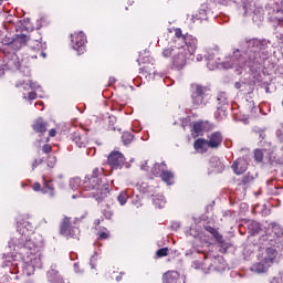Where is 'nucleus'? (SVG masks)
Wrapping results in <instances>:
<instances>
[{"mask_svg": "<svg viewBox=\"0 0 283 283\" xmlns=\"http://www.w3.org/2000/svg\"><path fill=\"white\" fill-rule=\"evenodd\" d=\"M10 251L19 253L23 263L24 275H34L36 269L43 266V235L34 233V226L21 219L18 221V230L9 241Z\"/></svg>", "mask_w": 283, "mask_h": 283, "instance_id": "nucleus-1", "label": "nucleus"}, {"mask_svg": "<svg viewBox=\"0 0 283 283\" xmlns=\"http://www.w3.org/2000/svg\"><path fill=\"white\" fill-rule=\"evenodd\" d=\"M174 46L171 49H165L163 51V56L165 59H172V65L178 70H182L187 65V61L191 59L196 52V42L188 43L186 36L172 38Z\"/></svg>", "mask_w": 283, "mask_h": 283, "instance_id": "nucleus-2", "label": "nucleus"}, {"mask_svg": "<svg viewBox=\"0 0 283 283\" xmlns=\"http://www.w3.org/2000/svg\"><path fill=\"white\" fill-rule=\"evenodd\" d=\"M2 43L3 45H9L12 50H20V48H23L24 43H28L29 48L32 50H45L48 48V44H45L41 38L38 40L25 36L4 38Z\"/></svg>", "mask_w": 283, "mask_h": 283, "instance_id": "nucleus-3", "label": "nucleus"}, {"mask_svg": "<svg viewBox=\"0 0 283 283\" xmlns=\"http://www.w3.org/2000/svg\"><path fill=\"white\" fill-rule=\"evenodd\" d=\"M83 188L86 191H92L91 196L96 198V200H102V198H105V192L103 191H107V186L103 185V179L96 175V170L92 176H87L85 178Z\"/></svg>", "mask_w": 283, "mask_h": 283, "instance_id": "nucleus-4", "label": "nucleus"}, {"mask_svg": "<svg viewBox=\"0 0 283 283\" xmlns=\"http://www.w3.org/2000/svg\"><path fill=\"white\" fill-rule=\"evenodd\" d=\"M275 258H277V251L275 249L268 248L260 250L259 262L251 266V271L253 273H264L273 264Z\"/></svg>", "mask_w": 283, "mask_h": 283, "instance_id": "nucleus-5", "label": "nucleus"}, {"mask_svg": "<svg viewBox=\"0 0 283 283\" xmlns=\"http://www.w3.org/2000/svg\"><path fill=\"white\" fill-rule=\"evenodd\" d=\"M4 62V67H7V70H20V72H22V74H24V76L29 78L31 74L30 69L22 65L23 62H21L17 53H9L8 55H6Z\"/></svg>", "mask_w": 283, "mask_h": 283, "instance_id": "nucleus-6", "label": "nucleus"}, {"mask_svg": "<svg viewBox=\"0 0 283 283\" xmlns=\"http://www.w3.org/2000/svg\"><path fill=\"white\" fill-rule=\"evenodd\" d=\"M20 92L22 93V98L24 101H34V98H36V92L41 86H39L36 82L28 78L23 82H20Z\"/></svg>", "mask_w": 283, "mask_h": 283, "instance_id": "nucleus-7", "label": "nucleus"}, {"mask_svg": "<svg viewBox=\"0 0 283 283\" xmlns=\"http://www.w3.org/2000/svg\"><path fill=\"white\" fill-rule=\"evenodd\" d=\"M245 56L247 53L244 51H241L240 49H233L231 55V64L224 63L223 67H226V70H229V67H234L237 72H240V69L244 67V64L247 63Z\"/></svg>", "mask_w": 283, "mask_h": 283, "instance_id": "nucleus-8", "label": "nucleus"}, {"mask_svg": "<svg viewBox=\"0 0 283 283\" xmlns=\"http://www.w3.org/2000/svg\"><path fill=\"white\" fill-rule=\"evenodd\" d=\"M108 165L113 169H123V166L126 169H129V164H125V156L120 151H113L108 156Z\"/></svg>", "mask_w": 283, "mask_h": 283, "instance_id": "nucleus-9", "label": "nucleus"}, {"mask_svg": "<svg viewBox=\"0 0 283 283\" xmlns=\"http://www.w3.org/2000/svg\"><path fill=\"white\" fill-rule=\"evenodd\" d=\"M192 103L197 107L207 105V95L205 94V87L198 84L192 86Z\"/></svg>", "mask_w": 283, "mask_h": 283, "instance_id": "nucleus-10", "label": "nucleus"}, {"mask_svg": "<svg viewBox=\"0 0 283 283\" xmlns=\"http://www.w3.org/2000/svg\"><path fill=\"white\" fill-rule=\"evenodd\" d=\"M165 165L157 164L153 168V174L155 176H160L161 180L167 185H174V174L171 171L164 170Z\"/></svg>", "mask_w": 283, "mask_h": 283, "instance_id": "nucleus-11", "label": "nucleus"}, {"mask_svg": "<svg viewBox=\"0 0 283 283\" xmlns=\"http://www.w3.org/2000/svg\"><path fill=\"white\" fill-rule=\"evenodd\" d=\"M87 44V39L83 36H73L71 39V46L78 54H83L85 52V45Z\"/></svg>", "mask_w": 283, "mask_h": 283, "instance_id": "nucleus-12", "label": "nucleus"}, {"mask_svg": "<svg viewBox=\"0 0 283 283\" xmlns=\"http://www.w3.org/2000/svg\"><path fill=\"white\" fill-rule=\"evenodd\" d=\"M61 233L62 235H66L70 238H74L76 233H78V228H73L70 223V219H64L62 226H61Z\"/></svg>", "mask_w": 283, "mask_h": 283, "instance_id": "nucleus-13", "label": "nucleus"}, {"mask_svg": "<svg viewBox=\"0 0 283 283\" xmlns=\"http://www.w3.org/2000/svg\"><path fill=\"white\" fill-rule=\"evenodd\" d=\"M207 143L210 149H218V146L222 145V134L220 132L211 133L208 136Z\"/></svg>", "mask_w": 283, "mask_h": 283, "instance_id": "nucleus-14", "label": "nucleus"}, {"mask_svg": "<svg viewBox=\"0 0 283 283\" xmlns=\"http://www.w3.org/2000/svg\"><path fill=\"white\" fill-rule=\"evenodd\" d=\"M249 167V163H247V159L244 158H239L234 161L232 165V169L237 176H242L244 171H247V168Z\"/></svg>", "mask_w": 283, "mask_h": 283, "instance_id": "nucleus-15", "label": "nucleus"}, {"mask_svg": "<svg viewBox=\"0 0 283 283\" xmlns=\"http://www.w3.org/2000/svg\"><path fill=\"white\" fill-rule=\"evenodd\" d=\"M207 123L205 122H197L192 125V136L196 138L198 136H202V134H205V132H207Z\"/></svg>", "mask_w": 283, "mask_h": 283, "instance_id": "nucleus-16", "label": "nucleus"}, {"mask_svg": "<svg viewBox=\"0 0 283 283\" xmlns=\"http://www.w3.org/2000/svg\"><path fill=\"white\" fill-rule=\"evenodd\" d=\"M180 280V274L176 271H168L163 275L164 283H178Z\"/></svg>", "mask_w": 283, "mask_h": 283, "instance_id": "nucleus-17", "label": "nucleus"}, {"mask_svg": "<svg viewBox=\"0 0 283 283\" xmlns=\"http://www.w3.org/2000/svg\"><path fill=\"white\" fill-rule=\"evenodd\" d=\"M32 128L38 133V134H45L48 132V124L43 122V118H38L33 125Z\"/></svg>", "mask_w": 283, "mask_h": 283, "instance_id": "nucleus-18", "label": "nucleus"}, {"mask_svg": "<svg viewBox=\"0 0 283 283\" xmlns=\"http://www.w3.org/2000/svg\"><path fill=\"white\" fill-rule=\"evenodd\" d=\"M193 147L199 154H205L209 149V143L207 139L199 138L195 142Z\"/></svg>", "mask_w": 283, "mask_h": 283, "instance_id": "nucleus-19", "label": "nucleus"}, {"mask_svg": "<svg viewBox=\"0 0 283 283\" xmlns=\"http://www.w3.org/2000/svg\"><path fill=\"white\" fill-rule=\"evenodd\" d=\"M73 143L77 145L80 148L87 146V137L85 135H80L78 133H74L72 137Z\"/></svg>", "mask_w": 283, "mask_h": 283, "instance_id": "nucleus-20", "label": "nucleus"}, {"mask_svg": "<svg viewBox=\"0 0 283 283\" xmlns=\"http://www.w3.org/2000/svg\"><path fill=\"white\" fill-rule=\"evenodd\" d=\"M43 180L44 187L41 189V192L44 193L45 196H49V198H54V196H56V193L54 192V187L48 184V181H45V178H43Z\"/></svg>", "mask_w": 283, "mask_h": 283, "instance_id": "nucleus-21", "label": "nucleus"}, {"mask_svg": "<svg viewBox=\"0 0 283 283\" xmlns=\"http://www.w3.org/2000/svg\"><path fill=\"white\" fill-rule=\"evenodd\" d=\"M153 202L155 207H157L158 209H163L165 208V205H167V199L163 195H156L153 197Z\"/></svg>", "mask_w": 283, "mask_h": 283, "instance_id": "nucleus-22", "label": "nucleus"}, {"mask_svg": "<svg viewBox=\"0 0 283 283\" xmlns=\"http://www.w3.org/2000/svg\"><path fill=\"white\" fill-rule=\"evenodd\" d=\"M20 30L22 32H32L34 30V27H32V22H30V19H24L23 21H20Z\"/></svg>", "mask_w": 283, "mask_h": 283, "instance_id": "nucleus-23", "label": "nucleus"}, {"mask_svg": "<svg viewBox=\"0 0 283 283\" xmlns=\"http://www.w3.org/2000/svg\"><path fill=\"white\" fill-rule=\"evenodd\" d=\"M211 167L214 168V171H223L224 170V164H222V161H220V159H218V157H213L210 160Z\"/></svg>", "mask_w": 283, "mask_h": 283, "instance_id": "nucleus-24", "label": "nucleus"}, {"mask_svg": "<svg viewBox=\"0 0 283 283\" xmlns=\"http://www.w3.org/2000/svg\"><path fill=\"white\" fill-rule=\"evenodd\" d=\"M70 188L73 191H78V193H81V178L75 177L73 179L70 180Z\"/></svg>", "mask_w": 283, "mask_h": 283, "instance_id": "nucleus-25", "label": "nucleus"}, {"mask_svg": "<svg viewBox=\"0 0 283 283\" xmlns=\"http://www.w3.org/2000/svg\"><path fill=\"white\" fill-rule=\"evenodd\" d=\"M206 231L212 235V238L216 240V242H222V235L218 233V230L211 228V227H206Z\"/></svg>", "mask_w": 283, "mask_h": 283, "instance_id": "nucleus-26", "label": "nucleus"}, {"mask_svg": "<svg viewBox=\"0 0 283 283\" xmlns=\"http://www.w3.org/2000/svg\"><path fill=\"white\" fill-rule=\"evenodd\" d=\"M48 275L49 277L54 275L53 277L50 279L52 283H63V279L61 277V275H59V273L54 272V270L50 271Z\"/></svg>", "mask_w": 283, "mask_h": 283, "instance_id": "nucleus-27", "label": "nucleus"}, {"mask_svg": "<svg viewBox=\"0 0 283 283\" xmlns=\"http://www.w3.org/2000/svg\"><path fill=\"white\" fill-rule=\"evenodd\" d=\"M128 198H129V195H127V191H122L118 195L117 200H118L119 205L123 207V206L127 205Z\"/></svg>", "mask_w": 283, "mask_h": 283, "instance_id": "nucleus-28", "label": "nucleus"}, {"mask_svg": "<svg viewBox=\"0 0 283 283\" xmlns=\"http://www.w3.org/2000/svg\"><path fill=\"white\" fill-rule=\"evenodd\" d=\"M122 140H123L124 145H129V143H132L134 140V135H132L129 133H124L122 136Z\"/></svg>", "mask_w": 283, "mask_h": 283, "instance_id": "nucleus-29", "label": "nucleus"}, {"mask_svg": "<svg viewBox=\"0 0 283 283\" xmlns=\"http://www.w3.org/2000/svg\"><path fill=\"white\" fill-rule=\"evenodd\" d=\"M169 34H175V36H182V30L180 28L168 29Z\"/></svg>", "mask_w": 283, "mask_h": 283, "instance_id": "nucleus-30", "label": "nucleus"}, {"mask_svg": "<svg viewBox=\"0 0 283 283\" xmlns=\"http://www.w3.org/2000/svg\"><path fill=\"white\" fill-rule=\"evenodd\" d=\"M254 158L256 160V163H262V158H264V153H262V150L256 149L254 151Z\"/></svg>", "mask_w": 283, "mask_h": 283, "instance_id": "nucleus-31", "label": "nucleus"}, {"mask_svg": "<svg viewBox=\"0 0 283 283\" xmlns=\"http://www.w3.org/2000/svg\"><path fill=\"white\" fill-rule=\"evenodd\" d=\"M207 59L209 70H214L216 67H218V63H213V55H210Z\"/></svg>", "mask_w": 283, "mask_h": 283, "instance_id": "nucleus-32", "label": "nucleus"}, {"mask_svg": "<svg viewBox=\"0 0 283 283\" xmlns=\"http://www.w3.org/2000/svg\"><path fill=\"white\" fill-rule=\"evenodd\" d=\"M103 216L105 217L106 220H112V216H114V212L112 211L111 208H107L103 210Z\"/></svg>", "mask_w": 283, "mask_h": 283, "instance_id": "nucleus-33", "label": "nucleus"}, {"mask_svg": "<svg viewBox=\"0 0 283 283\" xmlns=\"http://www.w3.org/2000/svg\"><path fill=\"white\" fill-rule=\"evenodd\" d=\"M144 72L148 74L149 78H151L153 74H156V71H154V69H151V65L149 64L144 66Z\"/></svg>", "mask_w": 283, "mask_h": 283, "instance_id": "nucleus-34", "label": "nucleus"}, {"mask_svg": "<svg viewBox=\"0 0 283 283\" xmlns=\"http://www.w3.org/2000/svg\"><path fill=\"white\" fill-rule=\"evenodd\" d=\"M56 165V157L54 156H51L49 157V160H48V167H54Z\"/></svg>", "mask_w": 283, "mask_h": 283, "instance_id": "nucleus-35", "label": "nucleus"}, {"mask_svg": "<svg viewBox=\"0 0 283 283\" xmlns=\"http://www.w3.org/2000/svg\"><path fill=\"white\" fill-rule=\"evenodd\" d=\"M168 251H169V250H168L167 248L159 249V250L157 251L158 258H165V255H167V252H168Z\"/></svg>", "mask_w": 283, "mask_h": 283, "instance_id": "nucleus-36", "label": "nucleus"}, {"mask_svg": "<svg viewBox=\"0 0 283 283\" xmlns=\"http://www.w3.org/2000/svg\"><path fill=\"white\" fill-rule=\"evenodd\" d=\"M273 283H283V273L277 274V275L273 279Z\"/></svg>", "mask_w": 283, "mask_h": 283, "instance_id": "nucleus-37", "label": "nucleus"}, {"mask_svg": "<svg viewBox=\"0 0 283 283\" xmlns=\"http://www.w3.org/2000/svg\"><path fill=\"white\" fill-rule=\"evenodd\" d=\"M8 36V24H4L2 30H0V36Z\"/></svg>", "mask_w": 283, "mask_h": 283, "instance_id": "nucleus-38", "label": "nucleus"}, {"mask_svg": "<svg viewBox=\"0 0 283 283\" xmlns=\"http://www.w3.org/2000/svg\"><path fill=\"white\" fill-rule=\"evenodd\" d=\"M42 150H43L44 154H50V153L52 151V146H50V145H44V146L42 147Z\"/></svg>", "mask_w": 283, "mask_h": 283, "instance_id": "nucleus-39", "label": "nucleus"}, {"mask_svg": "<svg viewBox=\"0 0 283 283\" xmlns=\"http://www.w3.org/2000/svg\"><path fill=\"white\" fill-rule=\"evenodd\" d=\"M101 240H107L109 238V232H99Z\"/></svg>", "mask_w": 283, "mask_h": 283, "instance_id": "nucleus-40", "label": "nucleus"}, {"mask_svg": "<svg viewBox=\"0 0 283 283\" xmlns=\"http://www.w3.org/2000/svg\"><path fill=\"white\" fill-rule=\"evenodd\" d=\"M32 189L33 191H41V184L39 182L33 184Z\"/></svg>", "mask_w": 283, "mask_h": 283, "instance_id": "nucleus-41", "label": "nucleus"}, {"mask_svg": "<svg viewBox=\"0 0 283 283\" xmlns=\"http://www.w3.org/2000/svg\"><path fill=\"white\" fill-rule=\"evenodd\" d=\"M49 136H51V138H54V136H56V129H54V128L50 129Z\"/></svg>", "mask_w": 283, "mask_h": 283, "instance_id": "nucleus-42", "label": "nucleus"}, {"mask_svg": "<svg viewBox=\"0 0 283 283\" xmlns=\"http://www.w3.org/2000/svg\"><path fill=\"white\" fill-rule=\"evenodd\" d=\"M41 163H43L41 159H40V160L36 159V160L34 161V164L32 165V169H36V166H38V165H41Z\"/></svg>", "mask_w": 283, "mask_h": 283, "instance_id": "nucleus-43", "label": "nucleus"}, {"mask_svg": "<svg viewBox=\"0 0 283 283\" xmlns=\"http://www.w3.org/2000/svg\"><path fill=\"white\" fill-rule=\"evenodd\" d=\"M96 261V256L95 255H93L92 258H91V266H92V269H94V262Z\"/></svg>", "mask_w": 283, "mask_h": 283, "instance_id": "nucleus-44", "label": "nucleus"}, {"mask_svg": "<svg viewBox=\"0 0 283 283\" xmlns=\"http://www.w3.org/2000/svg\"><path fill=\"white\" fill-rule=\"evenodd\" d=\"M3 74H6V67L0 66V76H3Z\"/></svg>", "mask_w": 283, "mask_h": 283, "instance_id": "nucleus-45", "label": "nucleus"}, {"mask_svg": "<svg viewBox=\"0 0 283 283\" xmlns=\"http://www.w3.org/2000/svg\"><path fill=\"white\" fill-rule=\"evenodd\" d=\"M234 86H235L237 90H240V87H242V83L237 82V83L234 84Z\"/></svg>", "mask_w": 283, "mask_h": 283, "instance_id": "nucleus-46", "label": "nucleus"}, {"mask_svg": "<svg viewBox=\"0 0 283 283\" xmlns=\"http://www.w3.org/2000/svg\"><path fill=\"white\" fill-rule=\"evenodd\" d=\"M279 25L283 28V18H277Z\"/></svg>", "mask_w": 283, "mask_h": 283, "instance_id": "nucleus-47", "label": "nucleus"}, {"mask_svg": "<svg viewBox=\"0 0 283 283\" xmlns=\"http://www.w3.org/2000/svg\"><path fill=\"white\" fill-rule=\"evenodd\" d=\"M74 270H75V273H78V264H74Z\"/></svg>", "mask_w": 283, "mask_h": 283, "instance_id": "nucleus-48", "label": "nucleus"}, {"mask_svg": "<svg viewBox=\"0 0 283 283\" xmlns=\"http://www.w3.org/2000/svg\"><path fill=\"white\" fill-rule=\"evenodd\" d=\"M15 36H28V34L21 33V34H15Z\"/></svg>", "mask_w": 283, "mask_h": 283, "instance_id": "nucleus-49", "label": "nucleus"}, {"mask_svg": "<svg viewBox=\"0 0 283 283\" xmlns=\"http://www.w3.org/2000/svg\"><path fill=\"white\" fill-rule=\"evenodd\" d=\"M41 56L43 57V59H45V56H46V54H45V52H41Z\"/></svg>", "mask_w": 283, "mask_h": 283, "instance_id": "nucleus-50", "label": "nucleus"}, {"mask_svg": "<svg viewBox=\"0 0 283 283\" xmlns=\"http://www.w3.org/2000/svg\"><path fill=\"white\" fill-rule=\"evenodd\" d=\"M197 61H202V55H198Z\"/></svg>", "mask_w": 283, "mask_h": 283, "instance_id": "nucleus-51", "label": "nucleus"}, {"mask_svg": "<svg viewBox=\"0 0 283 283\" xmlns=\"http://www.w3.org/2000/svg\"><path fill=\"white\" fill-rule=\"evenodd\" d=\"M11 258H17V254L14 252H11Z\"/></svg>", "mask_w": 283, "mask_h": 283, "instance_id": "nucleus-52", "label": "nucleus"}, {"mask_svg": "<svg viewBox=\"0 0 283 283\" xmlns=\"http://www.w3.org/2000/svg\"><path fill=\"white\" fill-rule=\"evenodd\" d=\"M255 227H256L255 231H258L260 229V226L255 223Z\"/></svg>", "mask_w": 283, "mask_h": 283, "instance_id": "nucleus-53", "label": "nucleus"}, {"mask_svg": "<svg viewBox=\"0 0 283 283\" xmlns=\"http://www.w3.org/2000/svg\"><path fill=\"white\" fill-rule=\"evenodd\" d=\"M116 281H117V282H120V276H116Z\"/></svg>", "mask_w": 283, "mask_h": 283, "instance_id": "nucleus-54", "label": "nucleus"}, {"mask_svg": "<svg viewBox=\"0 0 283 283\" xmlns=\"http://www.w3.org/2000/svg\"><path fill=\"white\" fill-rule=\"evenodd\" d=\"M75 34H83V31L75 32Z\"/></svg>", "mask_w": 283, "mask_h": 283, "instance_id": "nucleus-55", "label": "nucleus"}, {"mask_svg": "<svg viewBox=\"0 0 283 283\" xmlns=\"http://www.w3.org/2000/svg\"><path fill=\"white\" fill-rule=\"evenodd\" d=\"M74 198H78V195H73V199H74Z\"/></svg>", "mask_w": 283, "mask_h": 283, "instance_id": "nucleus-56", "label": "nucleus"}, {"mask_svg": "<svg viewBox=\"0 0 283 283\" xmlns=\"http://www.w3.org/2000/svg\"><path fill=\"white\" fill-rule=\"evenodd\" d=\"M114 81H115L114 78H111V83H114Z\"/></svg>", "mask_w": 283, "mask_h": 283, "instance_id": "nucleus-57", "label": "nucleus"}, {"mask_svg": "<svg viewBox=\"0 0 283 283\" xmlns=\"http://www.w3.org/2000/svg\"><path fill=\"white\" fill-rule=\"evenodd\" d=\"M142 187H143V189H145V187H146L145 184H143Z\"/></svg>", "mask_w": 283, "mask_h": 283, "instance_id": "nucleus-58", "label": "nucleus"}, {"mask_svg": "<svg viewBox=\"0 0 283 283\" xmlns=\"http://www.w3.org/2000/svg\"><path fill=\"white\" fill-rule=\"evenodd\" d=\"M3 3V0H0V6Z\"/></svg>", "mask_w": 283, "mask_h": 283, "instance_id": "nucleus-59", "label": "nucleus"}, {"mask_svg": "<svg viewBox=\"0 0 283 283\" xmlns=\"http://www.w3.org/2000/svg\"><path fill=\"white\" fill-rule=\"evenodd\" d=\"M277 136H280V132H277Z\"/></svg>", "mask_w": 283, "mask_h": 283, "instance_id": "nucleus-60", "label": "nucleus"}, {"mask_svg": "<svg viewBox=\"0 0 283 283\" xmlns=\"http://www.w3.org/2000/svg\"><path fill=\"white\" fill-rule=\"evenodd\" d=\"M35 105H41V104L38 103V104H35Z\"/></svg>", "mask_w": 283, "mask_h": 283, "instance_id": "nucleus-61", "label": "nucleus"}, {"mask_svg": "<svg viewBox=\"0 0 283 283\" xmlns=\"http://www.w3.org/2000/svg\"><path fill=\"white\" fill-rule=\"evenodd\" d=\"M8 262H10V259H8Z\"/></svg>", "mask_w": 283, "mask_h": 283, "instance_id": "nucleus-62", "label": "nucleus"}]
</instances>
